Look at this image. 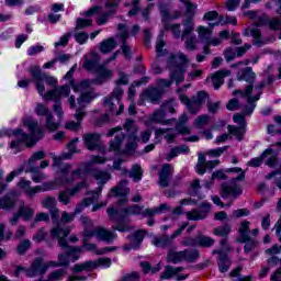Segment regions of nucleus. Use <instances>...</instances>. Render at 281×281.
Segmentation results:
<instances>
[{
	"label": "nucleus",
	"mask_w": 281,
	"mask_h": 281,
	"mask_svg": "<svg viewBox=\"0 0 281 281\" xmlns=\"http://www.w3.org/2000/svg\"><path fill=\"white\" fill-rule=\"evenodd\" d=\"M18 213L20 217L24 218V221H30L34 216V210L27 206H22L19 209Z\"/></svg>",
	"instance_id": "55"
},
{
	"label": "nucleus",
	"mask_w": 281,
	"mask_h": 281,
	"mask_svg": "<svg viewBox=\"0 0 281 281\" xmlns=\"http://www.w3.org/2000/svg\"><path fill=\"white\" fill-rule=\"evenodd\" d=\"M18 188H20V190H23L24 194H26V196H30V199L38 194V192H47L49 190H54V186L50 183L32 187V181L25 180V178H22L18 182Z\"/></svg>",
	"instance_id": "8"
},
{
	"label": "nucleus",
	"mask_w": 281,
	"mask_h": 281,
	"mask_svg": "<svg viewBox=\"0 0 281 281\" xmlns=\"http://www.w3.org/2000/svg\"><path fill=\"white\" fill-rule=\"evenodd\" d=\"M45 151H35L29 159L25 172H38V167H36L35 164L36 161H41V159H45Z\"/></svg>",
	"instance_id": "22"
},
{
	"label": "nucleus",
	"mask_w": 281,
	"mask_h": 281,
	"mask_svg": "<svg viewBox=\"0 0 281 281\" xmlns=\"http://www.w3.org/2000/svg\"><path fill=\"white\" fill-rule=\"evenodd\" d=\"M150 122H155L156 124H170V121L166 120V110H164L162 105L159 110L154 112Z\"/></svg>",
	"instance_id": "34"
},
{
	"label": "nucleus",
	"mask_w": 281,
	"mask_h": 281,
	"mask_svg": "<svg viewBox=\"0 0 281 281\" xmlns=\"http://www.w3.org/2000/svg\"><path fill=\"white\" fill-rule=\"evenodd\" d=\"M21 271H25V276L27 278H36V276H45L46 271H45V266L43 263V258L41 257L35 258L31 263V267L27 269L21 266H18L14 271V276L19 278V274L21 273Z\"/></svg>",
	"instance_id": "7"
},
{
	"label": "nucleus",
	"mask_w": 281,
	"mask_h": 281,
	"mask_svg": "<svg viewBox=\"0 0 281 281\" xmlns=\"http://www.w3.org/2000/svg\"><path fill=\"white\" fill-rule=\"evenodd\" d=\"M128 177L134 179L136 183L142 181V177H144V170H142V166L134 165L128 172Z\"/></svg>",
	"instance_id": "44"
},
{
	"label": "nucleus",
	"mask_w": 281,
	"mask_h": 281,
	"mask_svg": "<svg viewBox=\"0 0 281 281\" xmlns=\"http://www.w3.org/2000/svg\"><path fill=\"white\" fill-rule=\"evenodd\" d=\"M180 245H182V247H198V237H183Z\"/></svg>",
	"instance_id": "63"
},
{
	"label": "nucleus",
	"mask_w": 281,
	"mask_h": 281,
	"mask_svg": "<svg viewBox=\"0 0 281 281\" xmlns=\"http://www.w3.org/2000/svg\"><path fill=\"white\" fill-rule=\"evenodd\" d=\"M143 210H144V206H139V205L135 204V205L125 207L124 214H125V216H128L131 214H142Z\"/></svg>",
	"instance_id": "62"
},
{
	"label": "nucleus",
	"mask_w": 281,
	"mask_h": 281,
	"mask_svg": "<svg viewBox=\"0 0 281 281\" xmlns=\"http://www.w3.org/2000/svg\"><path fill=\"white\" fill-rule=\"evenodd\" d=\"M269 24V15H267L266 13H261L259 15H257V20H255V27H265L268 26Z\"/></svg>",
	"instance_id": "57"
},
{
	"label": "nucleus",
	"mask_w": 281,
	"mask_h": 281,
	"mask_svg": "<svg viewBox=\"0 0 281 281\" xmlns=\"http://www.w3.org/2000/svg\"><path fill=\"white\" fill-rule=\"evenodd\" d=\"M211 207L212 205L209 202H202L199 209L187 212V218L189 221H203V218H207Z\"/></svg>",
	"instance_id": "12"
},
{
	"label": "nucleus",
	"mask_w": 281,
	"mask_h": 281,
	"mask_svg": "<svg viewBox=\"0 0 281 281\" xmlns=\"http://www.w3.org/2000/svg\"><path fill=\"white\" fill-rule=\"evenodd\" d=\"M71 170V165L66 164L60 168V183H74V181H77V179H81L82 181L77 183L72 189H68L71 196H76L78 192H80L82 189L87 188V170L82 168H78L76 170H72L69 175V171Z\"/></svg>",
	"instance_id": "3"
},
{
	"label": "nucleus",
	"mask_w": 281,
	"mask_h": 281,
	"mask_svg": "<svg viewBox=\"0 0 281 281\" xmlns=\"http://www.w3.org/2000/svg\"><path fill=\"white\" fill-rule=\"evenodd\" d=\"M249 225H251L249 221H243L240 223V226L238 229V233H239L238 243H247V240H249V234H251V231L249 229Z\"/></svg>",
	"instance_id": "28"
},
{
	"label": "nucleus",
	"mask_w": 281,
	"mask_h": 281,
	"mask_svg": "<svg viewBox=\"0 0 281 281\" xmlns=\"http://www.w3.org/2000/svg\"><path fill=\"white\" fill-rule=\"evenodd\" d=\"M237 80L248 82L254 87V82H256V72L251 69V67H246L241 70V72L237 76Z\"/></svg>",
	"instance_id": "27"
},
{
	"label": "nucleus",
	"mask_w": 281,
	"mask_h": 281,
	"mask_svg": "<svg viewBox=\"0 0 281 281\" xmlns=\"http://www.w3.org/2000/svg\"><path fill=\"white\" fill-rule=\"evenodd\" d=\"M201 255L195 248L182 250V258L184 262H196Z\"/></svg>",
	"instance_id": "36"
},
{
	"label": "nucleus",
	"mask_w": 281,
	"mask_h": 281,
	"mask_svg": "<svg viewBox=\"0 0 281 281\" xmlns=\"http://www.w3.org/2000/svg\"><path fill=\"white\" fill-rule=\"evenodd\" d=\"M268 27L274 32L281 30V19L280 18H269L268 19Z\"/></svg>",
	"instance_id": "59"
},
{
	"label": "nucleus",
	"mask_w": 281,
	"mask_h": 281,
	"mask_svg": "<svg viewBox=\"0 0 281 281\" xmlns=\"http://www.w3.org/2000/svg\"><path fill=\"white\" fill-rule=\"evenodd\" d=\"M125 131H128V133H132V136H130V139H133L134 142L137 140V131L138 128L135 125V121L127 119L125 124H124Z\"/></svg>",
	"instance_id": "48"
},
{
	"label": "nucleus",
	"mask_w": 281,
	"mask_h": 281,
	"mask_svg": "<svg viewBox=\"0 0 281 281\" xmlns=\"http://www.w3.org/2000/svg\"><path fill=\"white\" fill-rule=\"evenodd\" d=\"M82 140L88 150H95L100 146V134L86 133L82 135Z\"/></svg>",
	"instance_id": "17"
},
{
	"label": "nucleus",
	"mask_w": 281,
	"mask_h": 281,
	"mask_svg": "<svg viewBox=\"0 0 281 281\" xmlns=\"http://www.w3.org/2000/svg\"><path fill=\"white\" fill-rule=\"evenodd\" d=\"M16 206V193H9L0 198V210H14Z\"/></svg>",
	"instance_id": "23"
},
{
	"label": "nucleus",
	"mask_w": 281,
	"mask_h": 281,
	"mask_svg": "<svg viewBox=\"0 0 281 281\" xmlns=\"http://www.w3.org/2000/svg\"><path fill=\"white\" fill-rule=\"evenodd\" d=\"M69 91V86H60L53 90H49L47 93L43 92L42 98H44V100L46 101L55 100L56 102L60 100V98H68Z\"/></svg>",
	"instance_id": "14"
},
{
	"label": "nucleus",
	"mask_w": 281,
	"mask_h": 281,
	"mask_svg": "<svg viewBox=\"0 0 281 281\" xmlns=\"http://www.w3.org/2000/svg\"><path fill=\"white\" fill-rule=\"evenodd\" d=\"M181 38L184 41V47L188 52H195V49H198L196 45H199V38L196 35H193L192 33L183 35L182 30Z\"/></svg>",
	"instance_id": "25"
},
{
	"label": "nucleus",
	"mask_w": 281,
	"mask_h": 281,
	"mask_svg": "<svg viewBox=\"0 0 281 281\" xmlns=\"http://www.w3.org/2000/svg\"><path fill=\"white\" fill-rule=\"evenodd\" d=\"M144 238H146V231L144 229L136 231L131 238V241L133 243V247L135 248L139 247Z\"/></svg>",
	"instance_id": "49"
},
{
	"label": "nucleus",
	"mask_w": 281,
	"mask_h": 281,
	"mask_svg": "<svg viewBox=\"0 0 281 281\" xmlns=\"http://www.w3.org/2000/svg\"><path fill=\"white\" fill-rule=\"evenodd\" d=\"M60 125L56 122H54V115L50 113V114H47L46 116V123H45V128H47V131H58V127Z\"/></svg>",
	"instance_id": "56"
},
{
	"label": "nucleus",
	"mask_w": 281,
	"mask_h": 281,
	"mask_svg": "<svg viewBox=\"0 0 281 281\" xmlns=\"http://www.w3.org/2000/svg\"><path fill=\"white\" fill-rule=\"evenodd\" d=\"M80 222L83 226L81 235L83 236L82 245L86 251H95L98 249V245L89 243L93 236L97 240L108 243V245L113 244L115 238H117V234L106 229L104 226H94L93 220L88 216L81 215Z\"/></svg>",
	"instance_id": "1"
},
{
	"label": "nucleus",
	"mask_w": 281,
	"mask_h": 281,
	"mask_svg": "<svg viewBox=\"0 0 281 281\" xmlns=\"http://www.w3.org/2000/svg\"><path fill=\"white\" fill-rule=\"evenodd\" d=\"M117 30L121 32L119 34V38L122 43L121 49L122 54L125 56V58L131 59L132 52H131V46H128V29H126V24H119Z\"/></svg>",
	"instance_id": "13"
},
{
	"label": "nucleus",
	"mask_w": 281,
	"mask_h": 281,
	"mask_svg": "<svg viewBox=\"0 0 281 281\" xmlns=\"http://www.w3.org/2000/svg\"><path fill=\"white\" fill-rule=\"evenodd\" d=\"M170 128H157L155 131L156 137H161V135H165V139L168 142V144H172L175 142L176 135L172 133H169Z\"/></svg>",
	"instance_id": "50"
},
{
	"label": "nucleus",
	"mask_w": 281,
	"mask_h": 281,
	"mask_svg": "<svg viewBox=\"0 0 281 281\" xmlns=\"http://www.w3.org/2000/svg\"><path fill=\"white\" fill-rule=\"evenodd\" d=\"M35 113H36V115L45 116V117H47V115L52 114V112H49V108L45 106V104H43V103L36 104Z\"/></svg>",
	"instance_id": "61"
},
{
	"label": "nucleus",
	"mask_w": 281,
	"mask_h": 281,
	"mask_svg": "<svg viewBox=\"0 0 281 281\" xmlns=\"http://www.w3.org/2000/svg\"><path fill=\"white\" fill-rule=\"evenodd\" d=\"M153 243L155 247H172V243H175V239H172V236L162 234L160 236L155 237Z\"/></svg>",
	"instance_id": "30"
},
{
	"label": "nucleus",
	"mask_w": 281,
	"mask_h": 281,
	"mask_svg": "<svg viewBox=\"0 0 281 281\" xmlns=\"http://www.w3.org/2000/svg\"><path fill=\"white\" fill-rule=\"evenodd\" d=\"M91 269H95V262L93 261L77 263L72 267L74 273H82V271H91Z\"/></svg>",
	"instance_id": "42"
},
{
	"label": "nucleus",
	"mask_w": 281,
	"mask_h": 281,
	"mask_svg": "<svg viewBox=\"0 0 281 281\" xmlns=\"http://www.w3.org/2000/svg\"><path fill=\"white\" fill-rule=\"evenodd\" d=\"M144 97L146 100H149L151 104H157V102L161 100V90H159L158 88L147 89L144 92Z\"/></svg>",
	"instance_id": "31"
},
{
	"label": "nucleus",
	"mask_w": 281,
	"mask_h": 281,
	"mask_svg": "<svg viewBox=\"0 0 281 281\" xmlns=\"http://www.w3.org/2000/svg\"><path fill=\"white\" fill-rule=\"evenodd\" d=\"M85 115H87V112H85V108L77 109L75 113V119L77 120V122L70 121L66 123L65 128H67V131H79Z\"/></svg>",
	"instance_id": "19"
},
{
	"label": "nucleus",
	"mask_w": 281,
	"mask_h": 281,
	"mask_svg": "<svg viewBox=\"0 0 281 281\" xmlns=\"http://www.w3.org/2000/svg\"><path fill=\"white\" fill-rule=\"evenodd\" d=\"M92 177L101 183V186H104L106 181L111 179V173L102 170H93L92 171Z\"/></svg>",
	"instance_id": "45"
},
{
	"label": "nucleus",
	"mask_w": 281,
	"mask_h": 281,
	"mask_svg": "<svg viewBox=\"0 0 281 281\" xmlns=\"http://www.w3.org/2000/svg\"><path fill=\"white\" fill-rule=\"evenodd\" d=\"M228 133L231 134V135H234V136H236V139H238L239 142L243 139V136L245 135V133H246V128L247 127H244V126H234V125H228Z\"/></svg>",
	"instance_id": "47"
},
{
	"label": "nucleus",
	"mask_w": 281,
	"mask_h": 281,
	"mask_svg": "<svg viewBox=\"0 0 281 281\" xmlns=\"http://www.w3.org/2000/svg\"><path fill=\"white\" fill-rule=\"evenodd\" d=\"M126 136L124 133H119L115 135L114 139L110 140V151H117L122 147V142H124Z\"/></svg>",
	"instance_id": "43"
},
{
	"label": "nucleus",
	"mask_w": 281,
	"mask_h": 281,
	"mask_svg": "<svg viewBox=\"0 0 281 281\" xmlns=\"http://www.w3.org/2000/svg\"><path fill=\"white\" fill-rule=\"evenodd\" d=\"M42 207H45V210H54L56 205H58V201L55 196H46L42 200Z\"/></svg>",
	"instance_id": "52"
},
{
	"label": "nucleus",
	"mask_w": 281,
	"mask_h": 281,
	"mask_svg": "<svg viewBox=\"0 0 281 281\" xmlns=\"http://www.w3.org/2000/svg\"><path fill=\"white\" fill-rule=\"evenodd\" d=\"M160 14H161V21L162 23H168V21H176L177 19H181V11L175 10L170 13L168 10V7L160 4L159 5Z\"/></svg>",
	"instance_id": "20"
},
{
	"label": "nucleus",
	"mask_w": 281,
	"mask_h": 281,
	"mask_svg": "<svg viewBox=\"0 0 281 281\" xmlns=\"http://www.w3.org/2000/svg\"><path fill=\"white\" fill-rule=\"evenodd\" d=\"M95 71L98 74L95 79L82 80L80 83L72 86L74 91H87V89L92 87V85H103V82H106V80H111L113 78V71L106 69L104 65H100Z\"/></svg>",
	"instance_id": "4"
},
{
	"label": "nucleus",
	"mask_w": 281,
	"mask_h": 281,
	"mask_svg": "<svg viewBox=\"0 0 281 281\" xmlns=\"http://www.w3.org/2000/svg\"><path fill=\"white\" fill-rule=\"evenodd\" d=\"M263 87H267V81H261L257 87L256 89L259 90L258 94L254 95V97H248V104L249 108H246V111H248V115L250 113H254V109H256V104H254V102H258V100H260V95H262V88Z\"/></svg>",
	"instance_id": "26"
},
{
	"label": "nucleus",
	"mask_w": 281,
	"mask_h": 281,
	"mask_svg": "<svg viewBox=\"0 0 281 281\" xmlns=\"http://www.w3.org/2000/svg\"><path fill=\"white\" fill-rule=\"evenodd\" d=\"M82 251V247H68L65 252L58 255L59 267H69V258H71V262H76V260H80V252Z\"/></svg>",
	"instance_id": "11"
},
{
	"label": "nucleus",
	"mask_w": 281,
	"mask_h": 281,
	"mask_svg": "<svg viewBox=\"0 0 281 281\" xmlns=\"http://www.w3.org/2000/svg\"><path fill=\"white\" fill-rule=\"evenodd\" d=\"M30 74L33 80H35L37 93H40V95H43V93H45V85H43V76L45 72L41 71V66H32L30 68Z\"/></svg>",
	"instance_id": "15"
},
{
	"label": "nucleus",
	"mask_w": 281,
	"mask_h": 281,
	"mask_svg": "<svg viewBox=\"0 0 281 281\" xmlns=\"http://www.w3.org/2000/svg\"><path fill=\"white\" fill-rule=\"evenodd\" d=\"M131 192L128 188V180H121L117 186L111 189L109 196H120L117 200V205H125L128 201L126 195Z\"/></svg>",
	"instance_id": "10"
},
{
	"label": "nucleus",
	"mask_w": 281,
	"mask_h": 281,
	"mask_svg": "<svg viewBox=\"0 0 281 281\" xmlns=\"http://www.w3.org/2000/svg\"><path fill=\"white\" fill-rule=\"evenodd\" d=\"M198 35L202 43H205L207 45L210 38H212V29H207L205 26H198Z\"/></svg>",
	"instance_id": "41"
},
{
	"label": "nucleus",
	"mask_w": 281,
	"mask_h": 281,
	"mask_svg": "<svg viewBox=\"0 0 281 281\" xmlns=\"http://www.w3.org/2000/svg\"><path fill=\"white\" fill-rule=\"evenodd\" d=\"M218 269L221 273H226V271H229V267H232V260H229V257H227V255L221 254V251H218Z\"/></svg>",
	"instance_id": "38"
},
{
	"label": "nucleus",
	"mask_w": 281,
	"mask_h": 281,
	"mask_svg": "<svg viewBox=\"0 0 281 281\" xmlns=\"http://www.w3.org/2000/svg\"><path fill=\"white\" fill-rule=\"evenodd\" d=\"M228 76H232V70L227 69L217 70L214 75H212L211 80L214 89H221V86L225 82L224 78H227Z\"/></svg>",
	"instance_id": "21"
},
{
	"label": "nucleus",
	"mask_w": 281,
	"mask_h": 281,
	"mask_svg": "<svg viewBox=\"0 0 281 281\" xmlns=\"http://www.w3.org/2000/svg\"><path fill=\"white\" fill-rule=\"evenodd\" d=\"M106 212L110 221H114V223H120V221H124V217L126 216V214L124 213V209L117 210L113 206H109Z\"/></svg>",
	"instance_id": "29"
},
{
	"label": "nucleus",
	"mask_w": 281,
	"mask_h": 281,
	"mask_svg": "<svg viewBox=\"0 0 281 281\" xmlns=\"http://www.w3.org/2000/svg\"><path fill=\"white\" fill-rule=\"evenodd\" d=\"M164 29L171 32L175 38H181L183 32H181V24L164 22Z\"/></svg>",
	"instance_id": "39"
},
{
	"label": "nucleus",
	"mask_w": 281,
	"mask_h": 281,
	"mask_svg": "<svg viewBox=\"0 0 281 281\" xmlns=\"http://www.w3.org/2000/svg\"><path fill=\"white\" fill-rule=\"evenodd\" d=\"M23 125L29 128L30 134L23 133L22 130H18L15 132V135H18V139L13 140L11 143V148L14 150V153H20L21 149H19V146H21V143H24L27 148H32V146H35L37 142L43 138V128L38 126V121L31 116H25L23 119Z\"/></svg>",
	"instance_id": "2"
},
{
	"label": "nucleus",
	"mask_w": 281,
	"mask_h": 281,
	"mask_svg": "<svg viewBox=\"0 0 281 281\" xmlns=\"http://www.w3.org/2000/svg\"><path fill=\"white\" fill-rule=\"evenodd\" d=\"M183 74H186L183 66H177V69L170 71L169 77L171 78V81L176 82V85H181V82L186 80Z\"/></svg>",
	"instance_id": "32"
},
{
	"label": "nucleus",
	"mask_w": 281,
	"mask_h": 281,
	"mask_svg": "<svg viewBox=\"0 0 281 281\" xmlns=\"http://www.w3.org/2000/svg\"><path fill=\"white\" fill-rule=\"evenodd\" d=\"M123 97L124 89L117 86L114 88L111 95L104 99V108L111 113V115H121V113H124V103H122Z\"/></svg>",
	"instance_id": "5"
},
{
	"label": "nucleus",
	"mask_w": 281,
	"mask_h": 281,
	"mask_svg": "<svg viewBox=\"0 0 281 281\" xmlns=\"http://www.w3.org/2000/svg\"><path fill=\"white\" fill-rule=\"evenodd\" d=\"M183 4L186 12L183 13L184 19L182 20L183 36L193 34L194 32V16L196 15V5L190 0H180Z\"/></svg>",
	"instance_id": "6"
},
{
	"label": "nucleus",
	"mask_w": 281,
	"mask_h": 281,
	"mask_svg": "<svg viewBox=\"0 0 281 281\" xmlns=\"http://www.w3.org/2000/svg\"><path fill=\"white\" fill-rule=\"evenodd\" d=\"M269 155H271V149H266L260 157L257 158H252L249 162L248 166H251L252 168H258L260 166H262V161H265V159H267V157H269Z\"/></svg>",
	"instance_id": "46"
},
{
	"label": "nucleus",
	"mask_w": 281,
	"mask_h": 281,
	"mask_svg": "<svg viewBox=\"0 0 281 281\" xmlns=\"http://www.w3.org/2000/svg\"><path fill=\"white\" fill-rule=\"evenodd\" d=\"M172 165L165 164L159 171V186L160 188H168L170 186V179H172Z\"/></svg>",
	"instance_id": "16"
},
{
	"label": "nucleus",
	"mask_w": 281,
	"mask_h": 281,
	"mask_svg": "<svg viewBox=\"0 0 281 281\" xmlns=\"http://www.w3.org/2000/svg\"><path fill=\"white\" fill-rule=\"evenodd\" d=\"M187 109L189 113L196 115V113L201 111V105L194 99H191V102L188 104Z\"/></svg>",
	"instance_id": "64"
},
{
	"label": "nucleus",
	"mask_w": 281,
	"mask_h": 281,
	"mask_svg": "<svg viewBox=\"0 0 281 281\" xmlns=\"http://www.w3.org/2000/svg\"><path fill=\"white\" fill-rule=\"evenodd\" d=\"M190 153V147L188 145H181L178 147H175L170 150L169 159H175V157H178L181 154H188Z\"/></svg>",
	"instance_id": "51"
},
{
	"label": "nucleus",
	"mask_w": 281,
	"mask_h": 281,
	"mask_svg": "<svg viewBox=\"0 0 281 281\" xmlns=\"http://www.w3.org/2000/svg\"><path fill=\"white\" fill-rule=\"evenodd\" d=\"M214 245V239L205 235H198V246L199 247H212Z\"/></svg>",
	"instance_id": "54"
},
{
	"label": "nucleus",
	"mask_w": 281,
	"mask_h": 281,
	"mask_svg": "<svg viewBox=\"0 0 281 281\" xmlns=\"http://www.w3.org/2000/svg\"><path fill=\"white\" fill-rule=\"evenodd\" d=\"M98 63H100V54L91 52L83 57V69L93 71L98 67Z\"/></svg>",
	"instance_id": "18"
},
{
	"label": "nucleus",
	"mask_w": 281,
	"mask_h": 281,
	"mask_svg": "<svg viewBox=\"0 0 281 281\" xmlns=\"http://www.w3.org/2000/svg\"><path fill=\"white\" fill-rule=\"evenodd\" d=\"M187 123L188 114H182L176 124V131L180 133V135H190V127L186 126Z\"/></svg>",
	"instance_id": "33"
},
{
	"label": "nucleus",
	"mask_w": 281,
	"mask_h": 281,
	"mask_svg": "<svg viewBox=\"0 0 281 281\" xmlns=\"http://www.w3.org/2000/svg\"><path fill=\"white\" fill-rule=\"evenodd\" d=\"M241 193L243 191L238 186H229L227 182L222 184V199H227V196H234V199H236V196H240Z\"/></svg>",
	"instance_id": "24"
},
{
	"label": "nucleus",
	"mask_w": 281,
	"mask_h": 281,
	"mask_svg": "<svg viewBox=\"0 0 281 281\" xmlns=\"http://www.w3.org/2000/svg\"><path fill=\"white\" fill-rule=\"evenodd\" d=\"M244 36H252V45L256 47H262L269 45V43H276V36L262 37V31L260 29H245Z\"/></svg>",
	"instance_id": "9"
},
{
	"label": "nucleus",
	"mask_w": 281,
	"mask_h": 281,
	"mask_svg": "<svg viewBox=\"0 0 281 281\" xmlns=\"http://www.w3.org/2000/svg\"><path fill=\"white\" fill-rule=\"evenodd\" d=\"M167 262H171L172 265H179V262H183V251L169 250L167 254Z\"/></svg>",
	"instance_id": "40"
},
{
	"label": "nucleus",
	"mask_w": 281,
	"mask_h": 281,
	"mask_svg": "<svg viewBox=\"0 0 281 281\" xmlns=\"http://www.w3.org/2000/svg\"><path fill=\"white\" fill-rule=\"evenodd\" d=\"M115 47H117V42H115L113 37H110L101 42L99 49L101 54H109L112 49H115Z\"/></svg>",
	"instance_id": "37"
},
{
	"label": "nucleus",
	"mask_w": 281,
	"mask_h": 281,
	"mask_svg": "<svg viewBox=\"0 0 281 281\" xmlns=\"http://www.w3.org/2000/svg\"><path fill=\"white\" fill-rule=\"evenodd\" d=\"M71 231L69 228H63L60 224H57L50 229L52 238H67Z\"/></svg>",
	"instance_id": "35"
},
{
	"label": "nucleus",
	"mask_w": 281,
	"mask_h": 281,
	"mask_svg": "<svg viewBox=\"0 0 281 281\" xmlns=\"http://www.w3.org/2000/svg\"><path fill=\"white\" fill-rule=\"evenodd\" d=\"M232 232V227L228 224H224L223 226L216 227L214 229L215 236L225 237Z\"/></svg>",
	"instance_id": "60"
},
{
	"label": "nucleus",
	"mask_w": 281,
	"mask_h": 281,
	"mask_svg": "<svg viewBox=\"0 0 281 281\" xmlns=\"http://www.w3.org/2000/svg\"><path fill=\"white\" fill-rule=\"evenodd\" d=\"M71 192L68 190L66 191H60L58 195V201L59 203H63L64 205H69L71 203Z\"/></svg>",
	"instance_id": "58"
},
{
	"label": "nucleus",
	"mask_w": 281,
	"mask_h": 281,
	"mask_svg": "<svg viewBox=\"0 0 281 281\" xmlns=\"http://www.w3.org/2000/svg\"><path fill=\"white\" fill-rule=\"evenodd\" d=\"M210 124V115L207 114H202L198 116L194 121V125L196 128H205Z\"/></svg>",
	"instance_id": "53"
}]
</instances>
